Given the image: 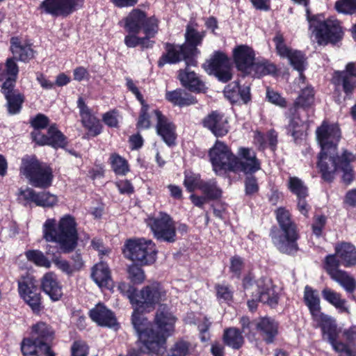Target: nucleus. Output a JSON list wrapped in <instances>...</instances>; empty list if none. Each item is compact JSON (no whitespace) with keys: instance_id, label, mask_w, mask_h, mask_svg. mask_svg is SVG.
Here are the masks:
<instances>
[{"instance_id":"cd10ccee","label":"nucleus","mask_w":356,"mask_h":356,"mask_svg":"<svg viewBox=\"0 0 356 356\" xmlns=\"http://www.w3.org/2000/svg\"><path fill=\"white\" fill-rule=\"evenodd\" d=\"M257 291L255 296L258 297L260 302L267 305L271 308H275L280 300V295L276 291V286L271 280L265 277L259 278L257 282Z\"/></svg>"},{"instance_id":"20e7f679","label":"nucleus","mask_w":356,"mask_h":356,"mask_svg":"<svg viewBox=\"0 0 356 356\" xmlns=\"http://www.w3.org/2000/svg\"><path fill=\"white\" fill-rule=\"evenodd\" d=\"M334 253L326 255L322 261V268L330 277L339 283L349 293L356 290V280L340 266H356V247L350 242L339 241L334 244Z\"/></svg>"},{"instance_id":"de8ad7c7","label":"nucleus","mask_w":356,"mask_h":356,"mask_svg":"<svg viewBox=\"0 0 356 356\" xmlns=\"http://www.w3.org/2000/svg\"><path fill=\"white\" fill-rule=\"evenodd\" d=\"M82 126L88 130V134L92 137L99 136L103 131V125L100 120L94 115L81 120Z\"/></svg>"},{"instance_id":"c03bdc74","label":"nucleus","mask_w":356,"mask_h":356,"mask_svg":"<svg viewBox=\"0 0 356 356\" xmlns=\"http://www.w3.org/2000/svg\"><path fill=\"white\" fill-rule=\"evenodd\" d=\"M6 100V106L10 115H16L21 112L26 97L20 91L4 96Z\"/></svg>"},{"instance_id":"423d86ee","label":"nucleus","mask_w":356,"mask_h":356,"mask_svg":"<svg viewBox=\"0 0 356 356\" xmlns=\"http://www.w3.org/2000/svg\"><path fill=\"white\" fill-rule=\"evenodd\" d=\"M42 233L47 242L58 244L60 253H71L78 245L77 223L70 214L61 217L57 225L54 218L47 219L43 224Z\"/></svg>"},{"instance_id":"bf43d9fd","label":"nucleus","mask_w":356,"mask_h":356,"mask_svg":"<svg viewBox=\"0 0 356 356\" xmlns=\"http://www.w3.org/2000/svg\"><path fill=\"white\" fill-rule=\"evenodd\" d=\"M334 8L339 13L352 15L356 13V0H337Z\"/></svg>"},{"instance_id":"0eeeda50","label":"nucleus","mask_w":356,"mask_h":356,"mask_svg":"<svg viewBox=\"0 0 356 356\" xmlns=\"http://www.w3.org/2000/svg\"><path fill=\"white\" fill-rule=\"evenodd\" d=\"M55 332L53 327L43 321H38L31 327L30 337L21 342L24 356H56L51 348Z\"/></svg>"},{"instance_id":"473e14b6","label":"nucleus","mask_w":356,"mask_h":356,"mask_svg":"<svg viewBox=\"0 0 356 356\" xmlns=\"http://www.w3.org/2000/svg\"><path fill=\"white\" fill-rule=\"evenodd\" d=\"M285 116L289 119L286 126L287 135L292 136L295 141L301 139L305 131V122L301 119L300 111H296L295 108H288Z\"/></svg>"},{"instance_id":"680f3d73","label":"nucleus","mask_w":356,"mask_h":356,"mask_svg":"<svg viewBox=\"0 0 356 356\" xmlns=\"http://www.w3.org/2000/svg\"><path fill=\"white\" fill-rule=\"evenodd\" d=\"M49 118L43 113H38L29 120V123L33 130L44 129L49 126Z\"/></svg>"},{"instance_id":"aec40b11","label":"nucleus","mask_w":356,"mask_h":356,"mask_svg":"<svg viewBox=\"0 0 356 356\" xmlns=\"http://www.w3.org/2000/svg\"><path fill=\"white\" fill-rule=\"evenodd\" d=\"M177 79L181 86L191 94L204 95L209 90L202 76L191 70L187 65L178 71Z\"/></svg>"},{"instance_id":"6e6d98bb","label":"nucleus","mask_w":356,"mask_h":356,"mask_svg":"<svg viewBox=\"0 0 356 356\" xmlns=\"http://www.w3.org/2000/svg\"><path fill=\"white\" fill-rule=\"evenodd\" d=\"M141 267L140 265L136 264V263L128 266V278L133 283L132 285L141 284L145 280V272Z\"/></svg>"},{"instance_id":"b1692460","label":"nucleus","mask_w":356,"mask_h":356,"mask_svg":"<svg viewBox=\"0 0 356 356\" xmlns=\"http://www.w3.org/2000/svg\"><path fill=\"white\" fill-rule=\"evenodd\" d=\"M152 113L156 118L155 126L156 134L168 147L175 145L177 137L176 124L159 109H154Z\"/></svg>"},{"instance_id":"f8f14e48","label":"nucleus","mask_w":356,"mask_h":356,"mask_svg":"<svg viewBox=\"0 0 356 356\" xmlns=\"http://www.w3.org/2000/svg\"><path fill=\"white\" fill-rule=\"evenodd\" d=\"M18 293L21 298L31 309L34 314H40L44 306L42 302L40 289L33 277L26 276L17 282Z\"/></svg>"},{"instance_id":"58836bf2","label":"nucleus","mask_w":356,"mask_h":356,"mask_svg":"<svg viewBox=\"0 0 356 356\" xmlns=\"http://www.w3.org/2000/svg\"><path fill=\"white\" fill-rule=\"evenodd\" d=\"M277 72V66L268 60L254 61L250 69L249 76L260 79L269 74H275Z\"/></svg>"},{"instance_id":"0e129e2a","label":"nucleus","mask_w":356,"mask_h":356,"mask_svg":"<svg viewBox=\"0 0 356 356\" xmlns=\"http://www.w3.org/2000/svg\"><path fill=\"white\" fill-rule=\"evenodd\" d=\"M327 223V218L325 215L314 216V221L312 224V233L319 238L323 235V231Z\"/></svg>"},{"instance_id":"774afa93","label":"nucleus","mask_w":356,"mask_h":356,"mask_svg":"<svg viewBox=\"0 0 356 356\" xmlns=\"http://www.w3.org/2000/svg\"><path fill=\"white\" fill-rule=\"evenodd\" d=\"M266 99L271 104L280 106V108H284L287 106V102L286 99L273 90H270L269 88L267 89Z\"/></svg>"},{"instance_id":"6e6552de","label":"nucleus","mask_w":356,"mask_h":356,"mask_svg":"<svg viewBox=\"0 0 356 356\" xmlns=\"http://www.w3.org/2000/svg\"><path fill=\"white\" fill-rule=\"evenodd\" d=\"M19 173L32 186L42 189L49 188L54 177L52 168L40 161L35 154H26L22 157Z\"/></svg>"},{"instance_id":"2eb2a0df","label":"nucleus","mask_w":356,"mask_h":356,"mask_svg":"<svg viewBox=\"0 0 356 356\" xmlns=\"http://www.w3.org/2000/svg\"><path fill=\"white\" fill-rule=\"evenodd\" d=\"M277 54L282 58H287L294 70L305 78L303 72L305 70L306 58L305 54L297 49H293L285 44V39L281 31H277L273 38Z\"/></svg>"},{"instance_id":"e433bc0d","label":"nucleus","mask_w":356,"mask_h":356,"mask_svg":"<svg viewBox=\"0 0 356 356\" xmlns=\"http://www.w3.org/2000/svg\"><path fill=\"white\" fill-rule=\"evenodd\" d=\"M314 88L312 86H307L300 91L298 97L289 108H295L296 111H300V109L308 111L314 105Z\"/></svg>"},{"instance_id":"f704fd0d","label":"nucleus","mask_w":356,"mask_h":356,"mask_svg":"<svg viewBox=\"0 0 356 356\" xmlns=\"http://www.w3.org/2000/svg\"><path fill=\"white\" fill-rule=\"evenodd\" d=\"M91 277L100 288L108 289L113 283L111 269L108 265L104 261L94 265L91 270Z\"/></svg>"},{"instance_id":"4d7b16f0","label":"nucleus","mask_w":356,"mask_h":356,"mask_svg":"<svg viewBox=\"0 0 356 356\" xmlns=\"http://www.w3.org/2000/svg\"><path fill=\"white\" fill-rule=\"evenodd\" d=\"M191 344L183 339L178 340L171 348L167 356H187L190 354Z\"/></svg>"},{"instance_id":"ea45409f","label":"nucleus","mask_w":356,"mask_h":356,"mask_svg":"<svg viewBox=\"0 0 356 356\" xmlns=\"http://www.w3.org/2000/svg\"><path fill=\"white\" fill-rule=\"evenodd\" d=\"M224 345L232 348L234 350H239L245 343L244 337L241 330L234 327H228L224 330L222 334Z\"/></svg>"},{"instance_id":"4be33fe9","label":"nucleus","mask_w":356,"mask_h":356,"mask_svg":"<svg viewBox=\"0 0 356 356\" xmlns=\"http://www.w3.org/2000/svg\"><path fill=\"white\" fill-rule=\"evenodd\" d=\"M332 84L342 85V90L348 98H352L356 88V62L348 63L344 70L332 74Z\"/></svg>"},{"instance_id":"052dcab7","label":"nucleus","mask_w":356,"mask_h":356,"mask_svg":"<svg viewBox=\"0 0 356 356\" xmlns=\"http://www.w3.org/2000/svg\"><path fill=\"white\" fill-rule=\"evenodd\" d=\"M240 86L239 81H235L227 84L224 88V95L232 104L238 102Z\"/></svg>"},{"instance_id":"1a4fd4ad","label":"nucleus","mask_w":356,"mask_h":356,"mask_svg":"<svg viewBox=\"0 0 356 356\" xmlns=\"http://www.w3.org/2000/svg\"><path fill=\"white\" fill-rule=\"evenodd\" d=\"M208 156L216 175L227 177L230 173L236 174L238 156L225 142L216 140Z\"/></svg>"},{"instance_id":"393cba45","label":"nucleus","mask_w":356,"mask_h":356,"mask_svg":"<svg viewBox=\"0 0 356 356\" xmlns=\"http://www.w3.org/2000/svg\"><path fill=\"white\" fill-rule=\"evenodd\" d=\"M89 317L99 326L118 330L120 325L115 313L104 303L99 302L88 312Z\"/></svg>"},{"instance_id":"c85d7f7f","label":"nucleus","mask_w":356,"mask_h":356,"mask_svg":"<svg viewBox=\"0 0 356 356\" xmlns=\"http://www.w3.org/2000/svg\"><path fill=\"white\" fill-rule=\"evenodd\" d=\"M279 322L268 316L259 318L255 324L256 331L266 345L275 343L279 335Z\"/></svg>"},{"instance_id":"c756f323","label":"nucleus","mask_w":356,"mask_h":356,"mask_svg":"<svg viewBox=\"0 0 356 356\" xmlns=\"http://www.w3.org/2000/svg\"><path fill=\"white\" fill-rule=\"evenodd\" d=\"M10 51L17 60L24 63H29L35 58V51L30 40H22L21 36H12L10 39Z\"/></svg>"},{"instance_id":"7c9ffc66","label":"nucleus","mask_w":356,"mask_h":356,"mask_svg":"<svg viewBox=\"0 0 356 356\" xmlns=\"http://www.w3.org/2000/svg\"><path fill=\"white\" fill-rule=\"evenodd\" d=\"M126 86L140 102L141 107L139 111L136 128L138 129H147L151 126L150 115L149 113V105L144 99L143 95L131 78H126Z\"/></svg>"},{"instance_id":"8fccbe9b","label":"nucleus","mask_w":356,"mask_h":356,"mask_svg":"<svg viewBox=\"0 0 356 356\" xmlns=\"http://www.w3.org/2000/svg\"><path fill=\"white\" fill-rule=\"evenodd\" d=\"M216 297L219 302L229 304L233 301L234 291L229 284H216L214 286Z\"/></svg>"},{"instance_id":"a878e982","label":"nucleus","mask_w":356,"mask_h":356,"mask_svg":"<svg viewBox=\"0 0 356 356\" xmlns=\"http://www.w3.org/2000/svg\"><path fill=\"white\" fill-rule=\"evenodd\" d=\"M20 195L26 202V204L33 203L37 207L43 208H52L58 203V197L49 191H44L36 192L32 188H26L20 191Z\"/></svg>"},{"instance_id":"864d4df0","label":"nucleus","mask_w":356,"mask_h":356,"mask_svg":"<svg viewBox=\"0 0 356 356\" xmlns=\"http://www.w3.org/2000/svg\"><path fill=\"white\" fill-rule=\"evenodd\" d=\"M254 175H245L244 191L245 195L249 197H254L259 191L258 180Z\"/></svg>"},{"instance_id":"3c124183","label":"nucleus","mask_w":356,"mask_h":356,"mask_svg":"<svg viewBox=\"0 0 356 356\" xmlns=\"http://www.w3.org/2000/svg\"><path fill=\"white\" fill-rule=\"evenodd\" d=\"M159 24L156 26L150 24L149 27L142 31L144 33V36L140 37L139 40V46L142 50L153 47L154 41L150 40V38L156 36L159 32Z\"/></svg>"},{"instance_id":"9d476101","label":"nucleus","mask_w":356,"mask_h":356,"mask_svg":"<svg viewBox=\"0 0 356 356\" xmlns=\"http://www.w3.org/2000/svg\"><path fill=\"white\" fill-rule=\"evenodd\" d=\"M124 246L127 258L140 266L152 265L156 261L158 250L151 239L129 238Z\"/></svg>"},{"instance_id":"f03ea898","label":"nucleus","mask_w":356,"mask_h":356,"mask_svg":"<svg viewBox=\"0 0 356 356\" xmlns=\"http://www.w3.org/2000/svg\"><path fill=\"white\" fill-rule=\"evenodd\" d=\"M156 329L134 327L138 339L137 348L128 349V356H162L166 351L167 339L174 330L175 320L166 311H157L155 316Z\"/></svg>"},{"instance_id":"bb28decb","label":"nucleus","mask_w":356,"mask_h":356,"mask_svg":"<svg viewBox=\"0 0 356 356\" xmlns=\"http://www.w3.org/2000/svg\"><path fill=\"white\" fill-rule=\"evenodd\" d=\"M202 127L209 130L216 137L226 136L229 129V122L225 115L219 111H212L201 121Z\"/></svg>"},{"instance_id":"412c9836","label":"nucleus","mask_w":356,"mask_h":356,"mask_svg":"<svg viewBox=\"0 0 356 356\" xmlns=\"http://www.w3.org/2000/svg\"><path fill=\"white\" fill-rule=\"evenodd\" d=\"M232 62L243 77L249 76L250 69L256 59L252 47L248 44H238L232 49Z\"/></svg>"},{"instance_id":"7ed1b4c3","label":"nucleus","mask_w":356,"mask_h":356,"mask_svg":"<svg viewBox=\"0 0 356 356\" xmlns=\"http://www.w3.org/2000/svg\"><path fill=\"white\" fill-rule=\"evenodd\" d=\"M118 290L124 297H127L132 305L134 311L131 321L133 327L144 329H156L154 323L148 321L143 316L145 313L154 311L161 302L162 291L159 284L145 286L138 291L137 288L130 283L120 282Z\"/></svg>"},{"instance_id":"603ef678","label":"nucleus","mask_w":356,"mask_h":356,"mask_svg":"<svg viewBox=\"0 0 356 356\" xmlns=\"http://www.w3.org/2000/svg\"><path fill=\"white\" fill-rule=\"evenodd\" d=\"M204 179H201L200 174H195L192 172L184 174V185L188 192L193 193L195 190L200 189Z\"/></svg>"},{"instance_id":"ddd939ff","label":"nucleus","mask_w":356,"mask_h":356,"mask_svg":"<svg viewBox=\"0 0 356 356\" xmlns=\"http://www.w3.org/2000/svg\"><path fill=\"white\" fill-rule=\"evenodd\" d=\"M312 32L317 43L323 46L330 43L337 44L343 39L344 35L340 21L331 18H323Z\"/></svg>"},{"instance_id":"39448f33","label":"nucleus","mask_w":356,"mask_h":356,"mask_svg":"<svg viewBox=\"0 0 356 356\" xmlns=\"http://www.w3.org/2000/svg\"><path fill=\"white\" fill-rule=\"evenodd\" d=\"M275 214L279 227L274 225L270 228L269 236L272 243L280 252L294 255L299 250L298 241L300 236L298 225L285 207L277 208Z\"/></svg>"},{"instance_id":"79ce46f5","label":"nucleus","mask_w":356,"mask_h":356,"mask_svg":"<svg viewBox=\"0 0 356 356\" xmlns=\"http://www.w3.org/2000/svg\"><path fill=\"white\" fill-rule=\"evenodd\" d=\"M200 191L207 198L208 201H218L222 197L223 191L216 179L204 180Z\"/></svg>"},{"instance_id":"dca6fc26","label":"nucleus","mask_w":356,"mask_h":356,"mask_svg":"<svg viewBox=\"0 0 356 356\" xmlns=\"http://www.w3.org/2000/svg\"><path fill=\"white\" fill-rule=\"evenodd\" d=\"M150 24H159V20L154 15L148 17L146 12L140 8L132 9L128 15L119 22L126 32L140 33Z\"/></svg>"},{"instance_id":"37998d69","label":"nucleus","mask_w":356,"mask_h":356,"mask_svg":"<svg viewBox=\"0 0 356 356\" xmlns=\"http://www.w3.org/2000/svg\"><path fill=\"white\" fill-rule=\"evenodd\" d=\"M108 163L115 175L125 176L131 171L128 161L118 153H111L108 158Z\"/></svg>"},{"instance_id":"9b49d317","label":"nucleus","mask_w":356,"mask_h":356,"mask_svg":"<svg viewBox=\"0 0 356 356\" xmlns=\"http://www.w3.org/2000/svg\"><path fill=\"white\" fill-rule=\"evenodd\" d=\"M147 223L157 241L168 243L177 241L176 224L169 214L160 212L159 216L149 218Z\"/></svg>"},{"instance_id":"c9c22d12","label":"nucleus","mask_w":356,"mask_h":356,"mask_svg":"<svg viewBox=\"0 0 356 356\" xmlns=\"http://www.w3.org/2000/svg\"><path fill=\"white\" fill-rule=\"evenodd\" d=\"M303 302L307 307L312 319L323 314L321 312V300L318 291L309 285L305 286Z\"/></svg>"},{"instance_id":"13d9d810","label":"nucleus","mask_w":356,"mask_h":356,"mask_svg":"<svg viewBox=\"0 0 356 356\" xmlns=\"http://www.w3.org/2000/svg\"><path fill=\"white\" fill-rule=\"evenodd\" d=\"M51 262L54 264L58 269L68 276L72 275L76 272L72 265L60 254H53Z\"/></svg>"},{"instance_id":"a19ab883","label":"nucleus","mask_w":356,"mask_h":356,"mask_svg":"<svg viewBox=\"0 0 356 356\" xmlns=\"http://www.w3.org/2000/svg\"><path fill=\"white\" fill-rule=\"evenodd\" d=\"M49 134V145L55 149H65L68 145L67 137L58 129L56 123L51 124L47 129Z\"/></svg>"},{"instance_id":"5fc2aeb1","label":"nucleus","mask_w":356,"mask_h":356,"mask_svg":"<svg viewBox=\"0 0 356 356\" xmlns=\"http://www.w3.org/2000/svg\"><path fill=\"white\" fill-rule=\"evenodd\" d=\"M257 321H251L247 316H243L239 319L241 325V333H244L245 337L249 339H254L256 337L255 324Z\"/></svg>"},{"instance_id":"e2e57ef3","label":"nucleus","mask_w":356,"mask_h":356,"mask_svg":"<svg viewBox=\"0 0 356 356\" xmlns=\"http://www.w3.org/2000/svg\"><path fill=\"white\" fill-rule=\"evenodd\" d=\"M119 111L116 108L111 109L102 115V121L110 128L120 127L118 120Z\"/></svg>"},{"instance_id":"09e8293b","label":"nucleus","mask_w":356,"mask_h":356,"mask_svg":"<svg viewBox=\"0 0 356 356\" xmlns=\"http://www.w3.org/2000/svg\"><path fill=\"white\" fill-rule=\"evenodd\" d=\"M24 254L28 261L35 266L47 268L51 267V261L42 251L39 250H29Z\"/></svg>"},{"instance_id":"5701e85b","label":"nucleus","mask_w":356,"mask_h":356,"mask_svg":"<svg viewBox=\"0 0 356 356\" xmlns=\"http://www.w3.org/2000/svg\"><path fill=\"white\" fill-rule=\"evenodd\" d=\"M197 22L192 23L191 22L186 25L184 34L185 42L182 44L186 53L188 54L196 65L197 64V57L200 54V51L197 47L202 46L207 33L206 31H197Z\"/></svg>"},{"instance_id":"69168bd1","label":"nucleus","mask_w":356,"mask_h":356,"mask_svg":"<svg viewBox=\"0 0 356 356\" xmlns=\"http://www.w3.org/2000/svg\"><path fill=\"white\" fill-rule=\"evenodd\" d=\"M70 351L71 356H88L89 347L85 341L76 340L72 343Z\"/></svg>"},{"instance_id":"f3484780","label":"nucleus","mask_w":356,"mask_h":356,"mask_svg":"<svg viewBox=\"0 0 356 356\" xmlns=\"http://www.w3.org/2000/svg\"><path fill=\"white\" fill-rule=\"evenodd\" d=\"M205 70L223 83H228L233 78L229 58L226 53L221 51H215L213 53L210 59L207 60Z\"/></svg>"},{"instance_id":"338daca9","label":"nucleus","mask_w":356,"mask_h":356,"mask_svg":"<svg viewBox=\"0 0 356 356\" xmlns=\"http://www.w3.org/2000/svg\"><path fill=\"white\" fill-rule=\"evenodd\" d=\"M244 266L243 259L238 255H234L230 258L229 272L236 277L239 278Z\"/></svg>"},{"instance_id":"4468645a","label":"nucleus","mask_w":356,"mask_h":356,"mask_svg":"<svg viewBox=\"0 0 356 356\" xmlns=\"http://www.w3.org/2000/svg\"><path fill=\"white\" fill-rule=\"evenodd\" d=\"M85 0H43L38 7L41 15L66 17L82 8Z\"/></svg>"},{"instance_id":"49530a36","label":"nucleus","mask_w":356,"mask_h":356,"mask_svg":"<svg viewBox=\"0 0 356 356\" xmlns=\"http://www.w3.org/2000/svg\"><path fill=\"white\" fill-rule=\"evenodd\" d=\"M289 191L296 197H309V188L304 181L298 177H289L286 184Z\"/></svg>"},{"instance_id":"72a5a7b5","label":"nucleus","mask_w":356,"mask_h":356,"mask_svg":"<svg viewBox=\"0 0 356 356\" xmlns=\"http://www.w3.org/2000/svg\"><path fill=\"white\" fill-rule=\"evenodd\" d=\"M165 99L173 106L180 108L194 105L198 102L196 97L181 88L167 90L165 94Z\"/></svg>"},{"instance_id":"4c0bfd02","label":"nucleus","mask_w":356,"mask_h":356,"mask_svg":"<svg viewBox=\"0 0 356 356\" xmlns=\"http://www.w3.org/2000/svg\"><path fill=\"white\" fill-rule=\"evenodd\" d=\"M313 320L318 323L321 328L323 339H326L329 343L334 342L335 339H338L339 332L337 325L330 317L322 314Z\"/></svg>"},{"instance_id":"f257e3e1","label":"nucleus","mask_w":356,"mask_h":356,"mask_svg":"<svg viewBox=\"0 0 356 356\" xmlns=\"http://www.w3.org/2000/svg\"><path fill=\"white\" fill-rule=\"evenodd\" d=\"M316 134L321 147L316 165L321 179L327 183H332L336 172H341V182L349 186L355 178L352 163L356 160V157L346 149H343L341 154H338V145L341 137L340 128L336 124L323 120L316 129Z\"/></svg>"},{"instance_id":"6ab92c4d","label":"nucleus","mask_w":356,"mask_h":356,"mask_svg":"<svg viewBox=\"0 0 356 356\" xmlns=\"http://www.w3.org/2000/svg\"><path fill=\"white\" fill-rule=\"evenodd\" d=\"M236 174H255L261 169V161L257 157V152L251 147H239L237 150Z\"/></svg>"},{"instance_id":"a18cd8bd","label":"nucleus","mask_w":356,"mask_h":356,"mask_svg":"<svg viewBox=\"0 0 356 356\" xmlns=\"http://www.w3.org/2000/svg\"><path fill=\"white\" fill-rule=\"evenodd\" d=\"M321 295L325 300L337 309H339L343 312H348V308L346 307V300L341 298V293L330 288L325 287L322 290Z\"/></svg>"},{"instance_id":"2f4dec72","label":"nucleus","mask_w":356,"mask_h":356,"mask_svg":"<svg viewBox=\"0 0 356 356\" xmlns=\"http://www.w3.org/2000/svg\"><path fill=\"white\" fill-rule=\"evenodd\" d=\"M41 289L54 302L60 300L63 295L62 284L52 272L46 273L42 277Z\"/></svg>"},{"instance_id":"a211bd4d","label":"nucleus","mask_w":356,"mask_h":356,"mask_svg":"<svg viewBox=\"0 0 356 356\" xmlns=\"http://www.w3.org/2000/svg\"><path fill=\"white\" fill-rule=\"evenodd\" d=\"M163 48L164 52L157 60L159 68H163L166 64L175 65L183 60L187 67L196 66L182 44L166 42L163 43Z\"/></svg>"}]
</instances>
